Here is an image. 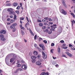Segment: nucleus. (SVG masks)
Segmentation results:
<instances>
[{
    "label": "nucleus",
    "instance_id": "a878e982",
    "mask_svg": "<svg viewBox=\"0 0 75 75\" xmlns=\"http://www.w3.org/2000/svg\"><path fill=\"white\" fill-rule=\"evenodd\" d=\"M21 64H19L17 66V67H18V68H19L20 67H21Z\"/></svg>",
    "mask_w": 75,
    "mask_h": 75
},
{
    "label": "nucleus",
    "instance_id": "2f4dec72",
    "mask_svg": "<svg viewBox=\"0 0 75 75\" xmlns=\"http://www.w3.org/2000/svg\"><path fill=\"white\" fill-rule=\"evenodd\" d=\"M52 33V32L51 30H50V31H49V32H48V33L49 34H51Z\"/></svg>",
    "mask_w": 75,
    "mask_h": 75
},
{
    "label": "nucleus",
    "instance_id": "79ce46f5",
    "mask_svg": "<svg viewBox=\"0 0 75 75\" xmlns=\"http://www.w3.org/2000/svg\"><path fill=\"white\" fill-rule=\"evenodd\" d=\"M36 39H37V35H36L34 36V39L36 40Z\"/></svg>",
    "mask_w": 75,
    "mask_h": 75
},
{
    "label": "nucleus",
    "instance_id": "de8ad7c7",
    "mask_svg": "<svg viewBox=\"0 0 75 75\" xmlns=\"http://www.w3.org/2000/svg\"><path fill=\"white\" fill-rule=\"evenodd\" d=\"M42 40V39L41 38H40L39 39V41H41Z\"/></svg>",
    "mask_w": 75,
    "mask_h": 75
},
{
    "label": "nucleus",
    "instance_id": "e433bc0d",
    "mask_svg": "<svg viewBox=\"0 0 75 75\" xmlns=\"http://www.w3.org/2000/svg\"><path fill=\"white\" fill-rule=\"evenodd\" d=\"M42 21L43 23H45V22H46V20L44 19H42Z\"/></svg>",
    "mask_w": 75,
    "mask_h": 75
},
{
    "label": "nucleus",
    "instance_id": "dca6fc26",
    "mask_svg": "<svg viewBox=\"0 0 75 75\" xmlns=\"http://www.w3.org/2000/svg\"><path fill=\"white\" fill-rule=\"evenodd\" d=\"M11 4H10V3L7 4H6V6H11Z\"/></svg>",
    "mask_w": 75,
    "mask_h": 75
},
{
    "label": "nucleus",
    "instance_id": "09e8293b",
    "mask_svg": "<svg viewBox=\"0 0 75 75\" xmlns=\"http://www.w3.org/2000/svg\"><path fill=\"white\" fill-rule=\"evenodd\" d=\"M14 26H16L17 25V23H13L12 24Z\"/></svg>",
    "mask_w": 75,
    "mask_h": 75
},
{
    "label": "nucleus",
    "instance_id": "e2e57ef3",
    "mask_svg": "<svg viewBox=\"0 0 75 75\" xmlns=\"http://www.w3.org/2000/svg\"><path fill=\"white\" fill-rule=\"evenodd\" d=\"M71 15L72 16L74 15V13H71Z\"/></svg>",
    "mask_w": 75,
    "mask_h": 75
},
{
    "label": "nucleus",
    "instance_id": "58836bf2",
    "mask_svg": "<svg viewBox=\"0 0 75 75\" xmlns=\"http://www.w3.org/2000/svg\"><path fill=\"white\" fill-rule=\"evenodd\" d=\"M10 18H13L14 17L13 15H11L10 16Z\"/></svg>",
    "mask_w": 75,
    "mask_h": 75
},
{
    "label": "nucleus",
    "instance_id": "4c0bfd02",
    "mask_svg": "<svg viewBox=\"0 0 75 75\" xmlns=\"http://www.w3.org/2000/svg\"><path fill=\"white\" fill-rule=\"evenodd\" d=\"M43 42L45 43V44H47V41L46 40H44L43 41Z\"/></svg>",
    "mask_w": 75,
    "mask_h": 75
},
{
    "label": "nucleus",
    "instance_id": "72a5a7b5",
    "mask_svg": "<svg viewBox=\"0 0 75 75\" xmlns=\"http://www.w3.org/2000/svg\"><path fill=\"white\" fill-rule=\"evenodd\" d=\"M10 22L11 23H13L14 22V20H13V19H11L10 21Z\"/></svg>",
    "mask_w": 75,
    "mask_h": 75
},
{
    "label": "nucleus",
    "instance_id": "6e6552de",
    "mask_svg": "<svg viewBox=\"0 0 75 75\" xmlns=\"http://www.w3.org/2000/svg\"><path fill=\"white\" fill-rule=\"evenodd\" d=\"M22 68L24 69H26V68H27V66H26V65L25 64H23L21 67Z\"/></svg>",
    "mask_w": 75,
    "mask_h": 75
},
{
    "label": "nucleus",
    "instance_id": "f3484780",
    "mask_svg": "<svg viewBox=\"0 0 75 75\" xmlns=\"http://www.w3.org/2000/svg\"><path fill=\"white\" fill-rule=\"evenodd\" d=\"M34 54L35 55H38V52L37 51H35L34 53Z\"/></svg>",
    "mask_w": 75,
    "mask_h": 75
},
{
    "label": "nucleus",
    "instance_id": "39448f33",
    "mask_svg": "<svg viewBox=\"0 0 75 75\" xmlns=\"http://www.w3.org/2000/svg\"><path fill=\"white\" fill-rule=\"evenodd\" d=\"M42 54L43 56V59H46L47 58V56H46L44 52H42Z\"/></svg>",
    "mask_w": 75,
    "mask_h": 75
},
{
    "label": "nucleus",
    "instance_id": "69168bd1",
    "mask_svg": "<svg viewBox=\"0 0 75 75\" xmlns=\"http://www.w3.org/2000/svg\"><path fill=\"white\" fill-rule=\"evenodd\" d=\"M21 29H22L23 30H24V28L23 27H22L21 28Z\"/></svg>",
    "mask_w": 75,
    "mask_h": 75
},
{
    "label": "nucleus",
    "instance_id": "2eb2a0df",
    "mask_svg": "<svg viewBox=\"0 0 75 75\" xmlns=\"http://www.w3.org/2000/svg\"><path fill=\"white\" fill-rule=\"evenodd\" d=\"M17 70V71H22V69L21 68H19L17 69L16 70Z\"/></svg>",
    "mask_w": 75,
    "mask_h": 75
},
{
    "label": "nucleus",
    "instance_id": "c03bdc74",
    "mask_svg": "<svg viewBox=\"0 0 75 75\" xmlns=\"http://www.w3.org/2000/svg\"><path fill=\"white\" fill-rule=\"evenodd\" d=\"M20 6H18L16 8L17 10H18L19 9H20Z\"/></svg>",
    "mask_w": 75,
    "mask_h": 75
},
{
    "label": "nucleus",
    "instance_id": "9b49d317",
    "mask_svg": "<svg viewBox=\"0 0 75 75\" xmlns=\"http://www.w3.org/2000/svg\"><path fill=\"white\" fill-rule=\"evenodd\" d=\"M31 59L33 60H35L36 59V57L35 56H32L31 57Z\"/></svg>",
    "mask_w": 75,
    "mask_h": 75
},
{
    "label": "nucleus",
    "instance_id": "9d476101",
    "mask_svg": "<svg viewBox=\"0 0 75 75\" xmlns=\"http://www.w3.org/2000/svg\"><path fill=\"white\" fill-rule=\"evenodd\" d=\"M62 3L63 5L64 6L65 8H67V5H66L65 2L64 1H63Z\"/></svg>",
    "mask_w": 75,
    "mask_h": 75
},
{
    "label": "nucleus",
    "instance_id": "c9c22d12",
    "mask_svg": "<svg viewBox=\"0 0 75 75\" xmlns=\"http://www.w3.org/2000/svg\"><path fill=\"white\" fill-rule=\"evenodd\" d=\"M18 14H19V11H15Z\"/></svg>",
    "mask_w": 75,
    "mask_h": 75
},
{
    "label": "nucleus",
    "instance_id": "8fccbe9b",
    "mask_svg": "<svg viewBox=\"0 0 75 75\" xmlns=\"http://www.w3.org/2000/svg\"><path fill=\"white\" fill-rule=\"evenodd\" d=\"M45 75H49V73L48 72L45 73Z\"/></svg>",
    "mask_w": 75,
    "mask_h": 75
},
{
    "label": "nucleus",
    "instance_id": "a18cd8bd",
    "mask_svg": "<svg viewBox=\"0 0 75 75\" xmlns=\"http://www.w3.org/2000/svg\"><path fill=\"white\" fill-rule=\"evenodd\" d=\"M54 49H52L51 50H50V52H52V53H53V51H54Z\"/></svg>",
    "mask_w": 75,
    "mask_h": 75
},
{
    "label": "nucleus",
    "instance_id": "052dcab7",
    "mask_svg": "<svg viewBox=\"0 0 75 75\" xmlns=\"http://www.w3.org/2000/svg\"><path fill=\"white\" fill-rule=\"evenodd\" d=\"M26 18L28 21V22H29V20H28V17H26Z\"/></svg>",
    "mask_w": 75,
    "mask_h": 75
},
{
    "label": "nucleus",
    "instance_id": "0e129e2a",
    "mask_svg": "<svg viewBox=\"0 0 75 75\" xmlns=\"http://www.w3.org/2000/svg\"><path fill=\"white\" fill-rule=\"evenodd\" d=\"M32 62L33 63H34L35 62V60H33V61H32Z\"/></svg>",
    "mask_w": 75,
    "mask_h": 75
},
{
    "label": "nucleus",
    "instance_id": "774afa93",
    "mask_svg": "<svg viewBox=\"0 0 75 75\" xmlns=\"http://www.w3.org/2000/svg\"><path fill=\"white\" fill-rule=\"evenodd\" d=\"M51 27H47V28H48V29H50Z\"/></svg>",
    "mask_w": 75,
    "mask_h": 75
},
{
    "label": "nucleus",
    "instance_id": "f03ea898",
    "mask_svg": "<svg viewBox=\"0 0 75 75\" xmlns=\"http://www.w3.org/2000/svg\"><path fill=\"white\" fill-rule=\"evenodd\" d=\"M15 59H17V57L16 56H13V57L12 58L10 59V62H13L14 61Z\"/></svg>",
    "mask_w": 75,
    "mask_h": 75
},
{
    "label": "nucleus",
    "instance_id": "b1692460",
    "mask_svg": "<svg viewBox=\"0 0 75 75\" xmlns=\"http://www.w3.org/2000/svg\"><path fill=\"white\" fill-rule=\"evenodd\" d=\"M57 52H61V50L59 47L58 49H57Z\"/></svg>",
    "mask_w": 75,
    "mask_h": 75
},
{
    "label": "nucleus",
    "instance_id": "5701e85b",
    "mask_svg": "<svg viewBox=\"0 0 75 75\" xmlns=\"http://www.w3.org/2000/svg\"><path fill=\"white\" fill-rule=\"evenodd\" d=\"M14 20H16L17 19V16L16 15H15L14 16V18H13Z\"/></svg>",
    "mask_w": 75,
    "mask_h": 75
},
{
    "label": "nucleus",
    "instance_id": "49530a36",
    "mask_svg": "<svg viewBox=\"0 0 75 75\" xmlns=\"http://www.w3.org/2000/svg\"><path fill=\"white\" fill-rule=\"evenodd\" d=\"M60 42H61V43H64V41L63 40H62L60 41Z\"/></svg>",
    "mask_w": 75,
    "mask_h": 75
},
{
    "label": "nucleus",
    "instance_id": "3c124183",
    "mask_svg": "<svg viewBox=\"0 0 75 75\" xmlns=\"http://www.w3.org/2000/svg\"><path fill=\"white\" fill-rule=\"evenodd\" d=\"M63 48V49H67V48H68V47H65Z\"/></svg>",
    "mask_w": 75,
    "mask_h": 75
},
{
    "label": "nucleus",
    "instance_id": "ea45409f",
    "mask_svg": "<svg viewBox=\"0 0 75 75\" xmlns=\"http://www.w3.org/2000/svg\"><path fill=\"white\" fill-rule=\"evenodd\" d=\"M38 22L39 23H41V20H39L38 19Z\"/></svg>",
    "mask_w": 75,
    "mask_h": 75
},
{
    "label": "nucleus",
    "instance_id": "a211bd4d",
    "mask_svg": "<svg viewBox=\"0 0 75 75\" xmlns=\"http://www.w3.org/2000/svg\"><path fill=\"white\" fill-rule=\"evenodd\" d=\"M43 23H40L39 24V25L40 26V27H42L43 26Z\"/></svg>",
    "mask_w": 75,
    "mask_h": 75
},
{
    "label": "nucleus",
    "instance_id": "4468645a",
    "mask_svg": "<svg viewBox=\"0 0 75 75\" xmlns=\"http://www.w3.org/2000/svg\"><path fill=\"white\" fill-rule=\"evenodd\" d=\"M17 5H18V4L17 3H14L13 4V6L14 7H16V6H17Z\"/></svg>",
    "mask_w": 75,
    "mask_h": 75
},
{
    "label": "nucleus",
    "instance_id": "5fc2aeb1",
    "mask_svg": "<svg viewBox=\"0 0 75 75\" xmlns=\"http://www.w3.org/2000/svg\"><path fill=\"white\" fill-rule=\"evenodd\" d=\"M49 23L51 25H52V24H53V23L52 22H49Z\"/></svg>",
    "mask_w": 75,
    "mask_h": 75
},
{
    "label": "nucleus",
    "instance_id": "393cba45",
    "mask_svg": "<svg viewBox=\"0 0 75 75\" xmlns=\"http://www.w3.org/2000/svg\"><path fill=\"white\" fill-rule=\"evenodd\" d=\"M45 74V72H42L40 74V75H44Z\"/></svg>",
    "mask_w": 75,
    "mask_h": 75
},
{
    "label": "nucleus",
    "instance_id": "c85d7f7f",
    "mask_svg": "<svg viewBox=\"0 0 75 75\" xmlns=\"http://www.w3.org/2000/svg\"><path fill=\"white\" fill-rule=\"evenodd\" d=\"M0 37L1 38H4V35H0Z\"/></svg>",
    "mask_w": 75,
    "mask_h": 75
},
{
    "label": "nucleus",
    "instance_id": "bf43d9fd",
    "mask_svg": "<svg viewBox=\"0 0 75 75\" xmlns=\"http://www.w3.org/2000/svg\"><path fill=\"white\" fill-rule=\"evenodd\" d=\"M44 24L45 25H47V23H44Z\"/></svg>",
    "mask_w": 75,
    "mask_h": 75
},
{
    "label": "nucleus",
    "instance_id": "bb28decb",
    "mask_svg": "<svg viewBox=\"0 0 75 75\" xmlns=\"http://www.w3.org/2000/svg\"><path fill=\"white\" fill-rule=\"evenodd\" d=\"M49 32V30L48 29H46L44 31V32H46L47 33H48V32Z\"/></svg>",
    "mask_w": 75,
    "mask_h": 75
},
{
    "label": "nucleus",
    "instance_id": "423d86ee",
    "mask_svg": "<svg viewBox=\"0 0 75 75\" xmlns=\"http://www.w3.org/2000/svg\"><path fill=\"white\" fill-rule=\"evenodd\" d=\"M66 53L67 54V55H68V56H69V57H72V54L69 53V52H66Z\"/></svg>",
    "mask_w": 75,
    "mask_h": 75
},
{
    "label": "nucleus",
    "instance_id": "338daca9",
    "mask_svg": "<svg viewBox=\"0 0 75 75\" xmlns=\"http://www.w3.org/2000/svg\"><path fill=\"white\" fill-rule=\"evenodd\" d=\"M69 47H73L72 45L71 44L69 45Z\"/></svg>",
    "mask_w": 75,
    "mask_h": 75
},
{
    "label": "nucleus",
    "instance_id": "37998d69",
    "mask_svg": "<svg viewBox=\"0 0 75 75\" xmlns=\"http://www.w3.org/2000/svg\"><path fill=\"white\" fill-rule=\"evenodd\" d=\"M54 43H52V44H51V46L52 47H53V46H54Z\"/></svg>",
    "mask_w": 75,
    "mask_h": 75
},
{
    "label": "nucleus",
    "instance_id": "7c9ffc66",
    "mask_svg": "<svg viewBox=\"0 0 75 75\" xmlns=\"http://www.w3.org/2000/svg\"><path fill=\"white\" fill-rule=\"evenodd\" d=\"M62 57H65V58H67V57H66V56L65 54H62Z\"/></svg>",
    "mask_w": 75,
    "mask_h": 75
},
{
    "label": "nucleus",
    "instance_id": "f704fd0d",
    "mask_svg": "<svg viewBox=\"0 0 75 75\" xmlns=\"http://www.w3.org/2000/svg\"><path fill=\"white\" fill-rule=\"evenodd\" d=\"M42 28L43 30H45V28H46V26H43L42 27Z\"/></svg>",
    "mask_w": 75,
    "mask_h": 75
},
{
    "label": "nucleus",
    "instance_id": "13d9d810",
    "mask_svg": "<svg viewBox=\"0 0 75 75\" xmlns=\"http://www.w3.org/2000/svg\"><path fill=\"white\" fill-rule=\"evenodd\" d=\"M49 21H52V20L50 18L49 19Z\"/></svg>",
    "mask_w": 75,
    "mask_h": 75
},
{
    "label": "nucleus",
    "instance_id": "4d7b16f0",
    "mask_svg": "<svg viewBox=\"0 0 75 75\" xmlns=\"http://www.w3.org/2000/svg\"><path fill=\"white\" fill-rule=\"evenodd\" d=\"M37 44H34L35 47H37Z\"/></svg>",
    "mask_w": 75,
    "mask_h": 75
},
{
    "label": "nucleus",
    "instance_id": "4be33fe9",
    "mask_svg": "<svg viewBox=\"0 0 75 75\" xmlns=\"http://www.w3.org/2000/svg\"><path fill=\"white\" fill-rule=\"evenodd\" d=\"M30 33L31 34H32V35L33 36H34V34L33 33V32H32V31H31V30H30Z\"/></svg>",
    "mask_w": 75,
    "mask_h": 75
},
{
    "label": "nucleus",
    "instance_id": "aec40b11",
    "mask_svg": "<svg viewBox=\"0 0 75 75\" xmlns=\"http://www.w3.org/2000/svg\"><path fill=\"white\" fill-rule=\"evenodd\" d=\"M21 34L23 36V35H24V34H25L24 32V31L23 30L21 31Z\"/></svg>",
    "mask_w": 75,
    "mask_h": 75
},
{
    "label": "nucleus",
    "instance_id": "20e7f679",
    "mask_svg": "<svg viewBox=\"0 0 75 75\" xmlns=\"http://www.w3.org/2000/svg\"><path fill=\"white\" fill-rule=\"evenodd\" d=\"M6 33V30H2L0 31V34H4Z\"/></svg>",
    "mask_w": 75,
    "mask_h": 75
},
{
    "label": "nucleus",
    "instance_id": "412c9836",
    "mask_svg": "<svg viewBox=\"0 0 75 75\" xmlns=\"http://www.w3.org/2000/svg\"><path fill=\"white\" fill-rule=\"evenodd\" d=\"M1 40L2 41H6V39L4 38H1Z\"/></svg>",
    "mask_w": 75,
    "mask_h": 75
},
{
    "label": "nucleus",
    "instance_id": "ddd939ff",
    "mask_svg": "<svg viewBox=\"0 0 75 75\" xmlns=\"http://www.w3.org/2000/svg\"><path fill=\"white\" fill-rule=\"evenodd\" d=\"M10 28H15V26L13 25L12 24V25L10 26Z\"/></svg>",
    "mask_w": 75,
    "mask_h": 75
},
{
    "label": "nucleus",
    "instance_id": "1a4fd4ad",
    "mask_svg": "<svg viewBox=\"0 0 75 75\" xmlns=\"http://www.w3.org/2000/svg\"><path fill=\"white\" fill-rule=\"evenodd\" d=\"M36 64L37 65L40 66L41 65V63L40 62L37 61L36 62Z\"/></svg>",
    "mask_w": 75,
    "mask_h": 75
},
{
    "label": "nucleus",
    "instance_id": "f257e3e1",
    "mask_svg": "<svg viewBox=\"0 0 75 75\" xmlns=\"http://www.w3.org/2000/svg\"><path fill=\"white\" fill-rule=\"evenodd\" d=\"M61 13L63 14H64V15H67V12L64 9L61 10Z\"/></svg>",
    "mask_w": 75,
    "mask_h": 75
},
{
    "label": "nucleus",
    "instance_id": "473e14b6",
    "mask_svg": "<svg viewBox=\"0 0 75 75\" xmlns=\"http://www.w3.org/2000/svg\"><path fill=\"white\" fill-rule=\"evenodd\" d=\"M8 58H7V57H6V59H5V62H7V61H8Z\"/></svg>",
    "mask_w": 75,
    "mask_h": 75
},
{
    "label": "nucleus",
    "instance_id": "c756f323",
    "mask_svg": "<svg viewBox=\"0 0 75 75\" xmlns=\"http://www.w3.org/2000/svg\"><path fill=\"white\" fill-rule=\"evenodd\" d=\"M50 30L51 31H54V32L55 31V30L53 28H52L50 29Z\"/></svg>",
    "mask_w": 75,
    "mask_h": 75
},
{
    "label": "nucleus",
    "instance_id": "f8f14e48",
    "mask_svg": "<svg viewBox=\"0 0 75 75\" xmlns=\"http://www.w3.org/2000/svg\"><path fill=\"white\" fill-rule=\"evenodd\" d=\"M12 11H13V9L11 8L8 9L7 10V11H8L9 12H10Z\"/></svg>",
    "mask_w": 75,
    "mask_h": 75
},
{
    "label": "nucleus",
    "instance_id": "6e6d98bb",
    "mask_svg": "<svg viewBox=\"0 0 75 75\" xmlns=\"http://www.w3.org/2000/svg\"><path fill=\"white\" fill-rule=\"evenodd\" d=\"M10 18H8L7 19V21H10Z\"/></svg>",
    "mask_w": 75,
    "mask_h": 75
},
{
    "label": "nucleus",
    "instance_id": "6ab92c4d",
    "mask_svg": "<svg viewBox=\"0 0 75 75\" xmlns=\"http://www.w3.org/2000/svg\"><path fill=\"white\" fill-rule=\"evenodd\" d=\"M37 58L38 59L40 58H41V55L40 54H38L37 57Z\"/></svg>",
    "mask_w": 75,
    "mask_h": 75
},
{
    "label": "nucleus",
    "instance_id": "864d4df0",
    "mask_svg": "<svg viewBox=\"0 0 75 75\" xmlns=\"http://www.w3.org/2000/svg\"><path fill=\"white\" fill-rule=\"evenodd\" d=\"M62 46L63 47H64L66 46V45L65 44H64Z\"/></svg>",
    "mask_w": 75,
    "mask_h": 75
},
{
    "label": "nucleus",
    "instance_id": "0eeeda50",
    "mask_svg": "<svg viewBox=\"0 0 75 75\" xmlns=\"http://www.w3.org/2000/svg\"><path fill=\"white\" fill-rule=\"evenodd\" d=\"M9 14H10V15H15V12L14 11H13V10L12 11H11V12H10L9 13Z\"/></svg>",
    "mask_w": 75,
    "mask_h": 75
},
{
    "label": "nucleus",
    "instance_id": "603ef678",
    "mask_svg": "<svg viewBox=\"0 0 75 75\" xmlns=\"http://www.w3.org/2000/svg\"><path fill=\"white\" fill-rule=\"evenodd\" d=\"M55 66L57 68H58L59 67L58 64H57L56 65H55Z\"/></svg>",
    "mask_w": 75,
    "mask_h": 75
},
{
    "label": "nucleus",
    "instance_id": "cd10ccee",
    "mask_svg": "<svg viewBox=\"0 0 75 75\" xmlns=\"http://www.w3.org/2000/svg\"><path fill=\"white\" fill-rule=\"evenodd\" d=\"M37 48L38 50L40 52L41 51V49H40V47H37Z\"/></svg>",
    "mask_w": 75,
    "mask_h": 75
},
{
    "label": "nucleus",
    "instance_id": "680f3d73",
    "mask_svg": "<svg viewBox=\"0 0 75 75\" xmlns=\"http://www.w3.org/2000/svg\"><path fill=\"white\" fill-rule=\"evenodd\" d=\"M21 62H22V63H24V61L23 60H21Z\"/></svg>",
    "mask_w": 75,
    "mask_h": 75
},
{
    "label": "nucleus",
    "instance_id": "7ed1b4c3",
    "mask_svg": "<svg viewBox=\"0 0 75 75\" xmlns=\"http://www.w3.org/2000/svg\"><path fill=\"white\" fill-rule=\"evenodd\" d=\"M39 46L40 47H41L42 48L43 50H45V47H44V45L42 44L39 45Z\"/></svg>",
    "mask_w": 75,
    "mask_h": 75
},
{
    "label": "nucleus",
    "instance_id": "a19ab883",
    "mask_svg": "<svg viewBox=\"0 0 75 75\" xmlns=\"http://www.w3.org/2000/svg\"><path fill=\"white\" fill-rule=\"evenodd\" d=\"M44 19H45V20H48L49 18L48 17H46V18H45Z\"/></svg>",
    "mask_w": 75,
    "mask_h": 75
}]
</instances>
